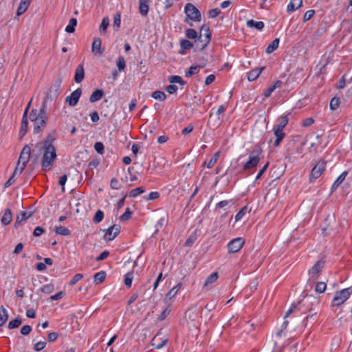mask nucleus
<instances>
[{"label":"nucleus","mask_w":352,"mask_h":352,"mask_svg":"<svg viewBox=\"0 0 352 352\" xmlns=\"http://www.w3.org/2000/svg\"><path fill=\"white\" fill-rule=\"evenodd\" d=\"M38 148V153L36 155H33L32 156V163L37 164L39 155L42 152H43V157L41 159V167L42 170L44 171L50 170L53 166L54 162L56 159V152L55 148H42V147H36Z\"/></svg>","instance_id":"obj_1"},{"label":"nucleus","mask_w":352,"mask_h":352,"mask_svg":"<svg viewBox=\"0 0 352 352\" xmlns=\"http://www.w3.org/2000/svg\"><path fill=\"white\" fill-rule=\"evenodd\" d=\"M312 300L314 298L311 296L303 298L301 301H299L298 304H293L290 309L286 312L285 318L288 317L292 313L301 312L302 314L307 313V311L312 309Z\"/></svg>","instance_id":"obj_2"},{"label":"nucleus","mask_w":352,"mask_h":352,"mask_svg":"<svg viewBox=\"0 0 352 352\" xmlns=\"http://www.w3.org/2000/svg\"><path fill=\"white\" fill-rule=\"evenodd\" d=\"M184 12L186 15L184 21L192 25L189 21L199 22L201 20V14L199 10L191 3H187L184 6Z\"/></svg>","instance_id":"obj_3"},{"label":"nucleus","mask_w":352,"mask_h":352,"mask_svg":"<svg viewBox=\"0 0 352 352\" xmlns=\"http://www.w3.org/2000/svg\"><path fill=\"white\" fill-rule=\"evenodd\" d=\"M212 34L210 30V28L206 25H204L200 30V34L197 36V40H195V42H199L201 45L198 43L197 45V48L200 50H203L205 49L211 40Z\"/></svg>","instance_id":"obj_4"},{"label":"nucleus","mask_w":352,"mask_h":352,"mask_svg":"<svg viewBox=\"0 0 352 352\" xmlns=\"http://www.w3.org/2000/svg\"><path fill=\"white\" fill-rule=\"evenodd\" d=\"M212 34L210 30V28L206 25H204L200 30V34L197 36V40H195V42H199L201 45L198 43L197 45V48L200 50H203L205 49L211 40Z\"/></svg>","instance_id":"obj_5"},{"label":"nucleus","mask_w":352,"mask_h":352,"mask_svg":"<svg viewBox=\"0 0 352 352\" xmlns=\"http://www.w3.org/2000/svg\"><path fill=\"white\" fill-rule=\"evenodd\" d=\"M212 34L210 30V28L206 25H204L200 30V34L197 36V40H195V42H199L201 45L198 43L197 45V48L200 50H203L205 49L211 40Z\"/></svg>","instance_id":"obj_6"},{"label":"nucleus","mask_w":352,"mask_h":352,"mask_svg":"<svg viewBox=\"0 0 352 352\" xmlns=\"http://www.w3.org/2000/svg\"><path fill=\"white\" fill-rule=\"evenodd\" d=\"M351 294L352 287H348L340 291H337L333 298L331 305L333 307H338L342 305L349 298Z\"/></svg>","instance_id":"obj_7"},{"label":"nucleus","mask_w":352,"mask_h":352,"mask_svg":"<svg viewBox=\"0 0 352 352\" xmlns=\"http://www.w3.org/2000/svg\"><path fill=\"white\" fill-rule=\"evenodd\" d=\"M47 120L45 102H43L40 109V117L34 122V133H38L45 127Z\"/></svg>","instance_id":"obj_8"},{"label":"nucleus","mask_w":352,"mask_h":352,"mask_svg":"<svg viewBox=\"0 0 352 352\" xmlns=\"http://www.w3.org/2000/svg\"><path fill=\"white\" fill-rule=\"evenodd\" d=\"M31 148L29 145L26 144L22 149L18 162L16 163V167L19 168V165L21 163V168H20V172H23L25 169L28 162L30 160L31 155Z\"/></svg>","instance_id":"obj_9"},{"label":"nucleus","mask_w":352,"mask_h":352,"mask_svg":"<svg viewBox=\"0 0 352 352\" xmlns=\"http://www.w3.org/2000/svg\"><path fill=\"white\" fill-rule=\"evenodd\" d=\"M326 162L324 160L319 161L311 169L310 173V181L312 182L318 179L325 170Z\"/></svg>","instance_id":"obj_10"},{"label":"nucleus","mask_w":352,"mask_h":352,"mask_svg":"<svg viewBox=\"0 0 352 352\" xmlns=\"http://www.w3.org/2000/svg\"><path fill=\"white\" fill-rule=\"evenodd\" d=\"M261 151H252L249 156V160L244 164L243 170H249L257 166L260 161L259 154Z\"/></svg>","instance_id":"obj_11"},{"label":"nucleus","mask_w":352,"mask_h":352,"mask_svg":"<svg viewBox=\"0 0 352 352\" xmlns=\"http://www.w3.org/2000/svg\"><path fill=\"white\" fill-rule=\"evenodd\" d=\"M245 241L243 238L239 237L232 239L229 242L228 245V252L230 253H236L239 252L243 245H244Z\"/></svg>","instance_id":"obj_12"},{"label":"nucleus","mask_w":352,"mask_h":352,"mask_svg":"<svg viewBox=\"0 0 352 352\" xmlns=\"http://www.w3.org/2000/svg\"><path fill=\"white\" fill-rule=\"evenodd\" d=\"M82 90L80 88H78L75 91H74L70 96H67L65 99V102H67L69 106L74 107L77 104L79 98L81 96Z\"/></svg>","instance_id":"obj_13"},{"label":"nucleus","mask_w":352,"mask_h":352,"mask_svg":"<svg viewBox=\"0 0 352 352\" xmlns=\"http://www.w3.org/2000/svg\"><path fill=\"white\" fill-rule=\"evenodd\" d=\"M325 261L321 258L317 261L309 270V274L313 278H316L324 266Z\"/></svg>","instance_id":"obj_14"},{"label":"nucleus","mask_w":352,"mask_h":352,"mask_svg":"<svg viewBox=\"0 0 352 352\" xmlns=\"http://www.w3.org/2000/svg\"><path fill=\"white\" fill-rule=\"evenodd\" d=\"M54 140L55 137L52 133H49L43 141L36 143V147H50V148H55L54 146L53 145V142Z\"/></svg>","instance_id":"obj_15"},{"label":"nucleus","mask_w":352,"mask_h":352,"mask_svg":"<svg viewBox=\"0 0 352 352\" xmlns=\"http://www.w3.org/2000/svg\"><path fill=\"white\" fill-rule=\"evenodd\" d=\"M101 45L102 40L100 38H95L91 46V50L94 54H102L104 50L101 49Z\"/></svg>","instance_id":"obj_16"},{"label":"nucleus","mask_w":352,"mask_h":352,"mask_svg":"<svg viewBox=\"0 0 352 352\" xmlns=\"http://www.w3.org/2000/svg\"><path fill=\"white\" fill-rule=\"evenodd\" d=\"M85 78L84 67L82 64L78 65L75 71L74 80L76 83H80Z\"/></svg>","instance_id":"obj_17"},{"label":"nucleus","mask_w":352,"mask_h":352,"mask_svg":"<svg viewBox=\"0 0 352 352\" xmlns=\"http://www.w3.org/2000/svg\"><path fill=\"white\" fill-rule=\"evenodd\" d=\"M32 215V213H28L27 212L21 211L19 214H17L16 221L14 222V227L17 228L20 226V224L26 221L28 218H30Z\"/></svg>","instance_id":"obj_18"},{"label":"nucleus","mask_w":352,"mask_h":352,"mask_svg":"<svg viewBox=\"0 0 352 352\" xmlns=\"http://www.w3.org/2000/svg\"><path fill=\"white\" fill-rule=\"evenodd\" d=\"M151 0H140L139 1V12L141 15L146 16L148 14Z\"/></svg>","instance_id":"obj_19"},{"label":"nucleus","mask_w":352,"mask_h":352,"mask_svg":"<svg viewBox=\"0 0 352 352\" xmlns=\"http://www.w3.org/2000/svg\"><path fill=\"white\" fill-rule=\"evenodd\" d=\"M12 220V214L10 208L5 210L4 213L1 219V222L4 226H8Z\"/></svg>","instance_id":"obj_20"},{"label":"nucleus","mask_w":352,"mask_h":352,"mask_svg":"<svg viewBox=\"0 0 352 352\" xmlns=\"http://www.w3.org/2000/svg\"><path fill=\"white\" fill-rule=\"evenodd\" d=\"M265 69V67H261L259 68H255L248 73V79L249 81H253L256 80L261 73V72Z\"/></svg>","instance_id":"obj_21"},{"label":"nucleus","mask_w":352,"mask_h":352,"mask_svg":"<svg viewBox=\"0 0 352 352\" xmlns=\"http://www.w3.org/2000/svg\"><path fill=\"white\" fill-rule=\"evenodd\" d=\"M302 6V0H292L287 6V12H292Z\"/></svg>","instance_id":"obj_22"},{"label":"nucleus","mask_w":352,"mask_h":352,"mask_svg":"<svg viewBox=\"0 0 352 352\" xmlns=\"http://www.w3.org/2000/svg\"><path fill=\"white\" fill-rule=\"evenodd\" d=\"M247 26L250 28H255L258 30H262L265 26L263 21H256L253 19L248 20L246 23Z\"/></svg>","instance_id":"obj_23"},{"label":"nucleus","mask_w":352,"mask_h":352,"mask_svg":"<svg viewBox=\"0 0 352 352\" xmlns=\"http://www.w3.org/2000/svg\"><path fill=\"white\" fill-rule=\"evenodd\" d=\"M103 96H104L103 90L98 89L91 94V95L90 96V98H89V101L91 102H96L100 100L102 98Z\"/></svg>","instance_id":"obj_24"},{"label":"nucleus","mask_w":352,"mask_h":352,"mask_svg":"<svg viewBox=\"0 0 352 352\" xmlns=\"http://www.w3.org/2000/svg\"><path fill=\"white\" fill-rule=\"evenodd\" d=\"M62 83V77L60 76H58V78L56 79L54 85L51 87L50 89L53 90V93L55 96H58L60 94V88Z\"/></svg>","instance_id":"obj_25"},{"label":"nucleus","mask_w":352,"mask_h":352,"mask_svg":"<svg viewBox=\"0 0 352 352\" xmlns=\"http://www.w3.org/2000/svg\"><path fill=\"white\" fill-rule=\"evenodd\" d=\"M21 173L22 172H20V170H19L18 167H16L11 177L5 183L4 187L8 188L9 186H10L15 182V177L19 176L21 174Z\"/></svg>","instance_id":"obj_26"},{"label":"nucleus","mask_w":352,"mask_h":352,"mask_svg":"<svg viewBox=\"0 0 352 352\" xmlns=\"http://www.w3.org/2000/svg\"><path fill=\"white\" fill-rule=\"evenodd\" d=\"M219 275L217 272L212 273L206 280L204 288L208 287L209 285H212L218 279Z\"/></svg>","instance_id":"obj_27"},{"label":"nucleus","mask_w":352,"mask_h":352,"mask_svg":"<svg viewBox=\"0 0 352 352\" xmlns=\"http://www.w3.org/2000/svg\"><path fill=\"white\" fill-rule=\"evenodd\" d=\"M193 47V44L192 42H190L188 40L184 39L181 41L180 42V47L181 50L179 53L181 54H185L184 50H190Z\"/></svg>","instance_id":"obj_28"},{"label":"nucleus","mask_w":352,"mask_h":352,"mask_svg":"<svg viewBox=\"0 0 352 352\" xmlns=\"http://www.w3.org/2000/svg\"><path fill=\"white\" fill-rule=\"evenodd\" d=\"M107 274L104 271H100L95 274L94 276V282L96 285L102 283L106 278Z\"/></svg>","instance_id":"obj_29"},{"label":"nucleus","mask_w":352,"mask_h":352,"mask_svg":"<svg viewBox=\"0 0 352 352\" xmlns=\"http://www.w3.org/2000/svg\"><path fill=\"white\" fill-rule=\"evenodd\" d=\"M8 318L6 309L2 305L0 307V327L3 326Z\"/></svg>","instance_id":"obj_30"},{"label":"nucleus","mask_w":352,"mask_h":352,"mask_svg":"<svg viewBox=\"0 0 352 352\" xmlns=\"http://www.w3.org/2000/svg\"><path fill=\"white\" fill-rule=\"evenodd\" d=\"M280 40L279 38H275L266 48L265 52L270 54L276 50L278 47Z\"/></svg>","instance_id":"obj_31"},{"label":"nucleus","mask_w":352,"mask_h":352,"mask_svg":"<svg viewBox=\"0 0 352 352\" xmlns=\"http://www.w3.org/2000/svg\"><path fill=\"white\" fill-rule=\"evenodd\" d=\"M346 175L347 172L344 171L337 178L331 186L332 191L335 190L340 186V184L344 180Z\"/></svg>","instance_id":"obj_32"},{"label":"nucleus","mask_w":352,"mask_h":352,"mask_svg":"<svg viewBox=\"0 0 352 352\" xmlns=\"http://www.w3.org/2000/svg\"><path fill=\"white\" fill-rule=\"evenodd\" d=\"M77 25V20L75 18H72L69 21L68 25L65 28V31L67 33H73L75 31V27Z\"/></svg>","instance_id":"obj_33"},{"label":"nucleus","mask_w":352,"mask_h":352,"mask_svg":"<svg viewBox=\"0 0 352 352\" xmlns=\"http://www.w3.org/2000/svg\"><path fill=\"white\" fill-rule=\"evenodd\" d=\"M151 97L160 101H164L166 98V95L162 91H155L152 93Z\"/></svg>","instance_id":"obj_34"},{"label":"nucleus","mask_w":352,"mask_h":352,"mask_svg":"<svg viewBox=\"0 0 352 352\" xmlns=\"http://www.w3.org/2000/svg\"><path fill=\"white\" fill-rule=\"evenodd\" d=\"M54 231L57 234L63 236H68L70 234V230L64 226H57L54 228Z\"/></svg>","instance_id":"obj_35"},{"label":"nucleus","mask_w":352,"mask_h":352,"mask_svg":"<svg viewBox=\"0 0 352 352\" xmlns=\"http://www.w3.org/2000/svg\"><path fill=\"white\" fill-rule=\"evenodd\" d=\"M22 323V320L19 317L16 318L14 320H12L8 323V329H12L19 327Z\"/></svg>","instance_id":"obj_36"},{"label":"nucleus","mask_w":352,"mask_h":352,"mask_svg":"<svg viewBox=\"0 0 352 352\" xmlns=\"http://www.w3.org/2000/svg\"><path fill=\"white\" fill-rule=\"evenodd\" d=\"M121 23V14L120 12H117L113 17V28L116 31L118 30Z\"/></svg>","instance_id":"obj_37"},{"label":"nucleus","mask_w":352,"mask_h":352,"mask_svg":"<svg viewBox=\"0 0 352 352\" xmlns=\"http://www.w3.org/2000/svg\"><path fill=\"white\" fill-rule=\"evenodd\" d=\"M28 126V121L25 120V119H22L21 129L19 131V138H22L27 132Z\"/></svg>","instance_id":"obj_38"},{"label":"nucleus","mask_w":352,"mask_h":352,"mask_svg":"<svg viewBox=\"0 0 352 352\" xmlns=\"http://www.w3.org/2000/svg\"><path fill=\"white\" fill-rule=\"evenodd\" d=\"M288 122H289V119L287 118V116H283L280 117V122L274 126L276 128H278L279 130L283 131V129L287 124Z\"/></svg>","instance_id":"obj_39"},{"label":"nucleus","mask_w":352,"mask_h":352,"mask_svg":"<svg viewBox=\"0 0 352 352\" xmlns=\"http://www.w3.org/2000/svg\"><path fill=\"white\" fill-rule=\"evenodd\" d=\"M144 192H145V188L144 187H138V188L131 190L129 192V196L131 197H135L138 195H139Z\"/></svg>","instance_id":"obj_40"},{"label":"nucleus","mask_w":352,"mask_h":352,"mask_svg":"<svg viewBox=\"0 0 352 352\" xmlns=\"http://www.w3.org/2000/svg\"><path fill=\"white\" fill-rule=\"evenodd\" d=\"M109 25V19L107 16H105L102 19V23L100 26V32L101 34L105 33Z\"/></svg>","instance_id":"obj_41"},{"label":"nucleus","mask_w":352,"mask_h":352,"mask_svg":"<svg viewBox=\"0 0 352 352\" xmlns=\"http://www.w3.org/2000/svg\"><path fill=\"white\" fill-rule=\"evenodd\" d=\"M199 69H200L199 67L197 65H192L189 68V70L186 72L185 76L187 78H189V77L192 76V75L197 74L199 72Z\"/></svg>","instance_id":"obj_42"},{"label":"nucleus","mask_w":352,"mask_h":352,"mask_svg":"<svg viewBox=\"0 0 352 352\" xmlns=\"http://www.w3.org/2000/svg\"><path fill=\"white\" fill-rule=\"evenodd\" d=\"M181 283H178L176 286L172 288L166 294V298H168V299H171L172 298H173L178 292L179 289L181 287Z\"/></svg>","instance_id":"obj_43"},{"label":"nucleus","mask_w":352,"mask_h":352,"mask_svg":"<svg viewBox=\"0 0 352 352\" xmlns=\"http://www.w3.org/2000/svg\"><path fill=\"white\" fill-rule=\"evenodd\" d=\"M186 36L189 39H195L197 38V32L192 28H188L185 31Z\"/></svg>","instance_id":"obj_44"},{"label":"nucleus","mask_w":352,"mask_h":352,"mask_svg":"<svg viewBox=\"0 0 352 352\" xmlns=\"http://www.w3.org/2000/svg\"><path fill=\"white\" fill-rule=\"evenodd\" d=\"M220 156V152L218 151L217 153H215L214 154V155L211 157V159L210 160V161L208 162V165H207V167L208 168H211L212 167H213V166L214 165V164L217 162V161L218 160L219 157Z\"/></svg>","instance_id":"obj_45"},{"label":"nucleus","mask_w":352,"mask_h":352,"mask_svg":"<svg viewBox=\"0 0 352 352\" xmlns=\"http://www.w3.org/2000/svg\"><path fill=\"white\" fill-rule=\"evenodd\" d=\"M58 96H55L53 93L52 89H50L49 91L46 94L45 98L43 102H45V109L47 108V102L48 100L52 101L54 98H56Z\"/></svg>","instance_id":"obj_46"},{"label":"nucleus","mask_w":352,"mask_h":352,"mask_svg":"<svg viewBox=\"0 0 352 352\" xmlns=\"http://www.w3.org/2000/svg\"><path fill=\"white\" fill-rule=\"evenodd\" d=\"M327 287V285L324 282H318L315 286V291L319 294L323 293Z\"/></svg>","instance_id":"obj_47"},{"label":"nucleus","mask_w":352,"mask_h":352,"mask_svg":"<svg viewBox=\"0 0 352 352\" xmlns=\"http://www.w3.org/2000/svg\"><path fill=\"white\" fill-rule=\"evenodd\" d=\"M103 217H104V212L102 210H97V212H96V214L94 217L93 221L95 223H98L100 221H102V220L103 219Z\"/></svg>","instance_id":"obj_48"},{"label":"nucleus","mask_w":352,"mask_h":352,"mask_svg":"<svg viewBox=\"0 0 352 352\" xmlns=\"http://www.w3.org/2000/svg\"><path fill=\"white\" fill-rule=\"evenodd\" d=\"M29 6L23 2H20L19 6L18 7L16 14L20 16L23 14L28 8Z\"/></svg>","instance_id":"obj_49"},{"label":"nucleus","mask_w":352,"mask_h":352,"mask_svg":"<svg viewBox=\"0 0 352 352\" xmlns=\"http://www.w3.org/2000/svg\"><path fill=\"white\" fill-rule=\"evenodd\" d=\"M116 65L119 69V71H122L126 67L125 60L124 57L120 56L118 57L117 61H116Z\"/></svg>","instance_id":"obj_50"},{"label":"nucleus","mask_w":352,"mask_h":352,"mask_svg":"<svg viewBox=\"0 0 352 352\" xmlns=\"http://www.w3.org/2000/svg\"><path fill=\"white\" fill-rule=\"evenodd\" d=\"M104 239L106 241H110L114 239L113 230H111V226L105 230Z\"/></svg>","instance_id":"obj_51"},{"label":"nucleus","mask_w":352,"mask_h":352,"mask_svg":"<svg viewBox=\"0 0 352 352\" xmlns=\"http://www.w3.org/2000/svg\"><path fill=\"white\" fill-rule=\"evenodd\" d=\"M168 342V339H164L160 342L156 343V338H154L152 340V345L155 347L157 349H162Z\"/></svg>","instance_id":"obj_52"},{"label":"nucleus","mask_w":352,"mask_h":352,"mask_svg":"<svg viewBox=\"0 0 352 352\" xmlns=\"http://www.w3.org/2000/svg\"><path fill=\"white\" fill-rule=\"evenodd\" d=\"M54 289L53 284H47L40 289V290L47 294H51Z\"/></svg>","instance_id":"obj_53"},{"label":"nucleus","mask_w":352,"mask_h":352,"mask_svg":"<svg viewBox=\"0 0 352 352\" xmlns=\"http://www.w3.org/2000/svg\"><path fill=\"white\" fill-rule=\"evenodd\" d=\"M133 276L132 272H128L124 277V284L127 287H130L132 284Z\"/></svg>","instance_id":"obj_54"},{"label":"nucleus","mask_w":352,"mask_h":352,"mask_svg":"<svg viewBox=\"0 0 352 352\" xmlns=\"http://www.w3.org/2000/svg\"><path fill=\"white\" fill-rule=\"evenodd\" d=\"M340 104V99L339 98L334 97L331 99L330 102V109L331 110H336Z\"/></svg>","instance_id":"obj_55"},{"label":"nucleus","mask_w":352,"mask_h":352,"mask_svg":"<svg viewBox=\"0 0 352 352\" xmlns=\"http://www.w3.org/2000/svg\"><path fill=\"white\" fill-rule=\"evenodd\" d=\"M38 117H40V110L38 111L35 109H33L30 113V120L34 122L36 119L38 118Z\"/></svg>","instance_id":"obj_56"},{"label":"nucleus","mask_w":352,"mask_h":352,"mask_svg":"<svg viewBox=\"0 0 352 352\" xmlns=\"http://www.w3.org/2000/svg\"><path fill=\"white\" fill-rule=\"evenodd\" d=\"M248 207L245 206L243 207L235 216V221H238L241 220L245 214Z\"/></svg>","instance_id":"obj_57"},{"label":"nucleus","mask_w":352,"mask_h":352,"mask_svg":"<svg viewBox=\"0 0 352 352\" xmlns=\"http://www.w3.org/2000/svg\"><path fill=\"white\" fill-rule=\"evenodd\" d=\"M197 240V234L195 232L192 234L186 241V245L188 247L191 246Z\"/></svg>","instance_id":"obj_58"},{"label":"nucleus","mask_w":352,"mask_h":352,"mask_svg":"<svg viewBox=\"0 0 352 352\" xmlns=\"http://www.w3.org/2000/svg\"><path fill=\"white\" fill-rule=\"evenodd\" d=\"M198 64L197 65L199 69L204 68L206 66L208 63V60L205 57H198L197 59Z\"/></svg>","instance_id":"obj_59"},{"label":"nucleus","mask_w":352,"mask_h":352,"mask_svg":"<svg viewBox=\"0 0 352 352\" xmlns=\"http://www.w3.org/2000/svg\"><path fill=\"white\" fill-rule=\"evenodd\" d=\"M94 149L96 151L97 153L100 154H103L104 152V145L100 142H97L95 143Z\"/></svg>","instance_id":"obj_60"},{"label":"nucleus","mask_w":352,"mask_h":352,"mask_svg":"<svg viewBox=\"0 0 352 352\" xmlns=\"http://www.w3.org/2000/svg\"><path fill=\"white\" fill-rule=\"evenodd\" d=\"M46 346V342L44 341H39L36 342L34 346V349L36 351H40L43 350Z\"/></svg>","instance_id":"obj_61"},{"label":"nucleus","mask_w":352,"mask_h":352,"mask_svg":"<svg viewBox=\"0 0 352 352\" xmlns=\"http://www.w3.org/2000/svg\"><path fill=\"white\" fill-rule=\"evenodd\" d=\"M83 278L82 274H76L74 275V276L72 278V279L69 282L70 285H74L77 282H78L80 280H81Z\"/></svg>","instance_id":"obj_62"},{"label":"nucleus","mask_w":352,"mask_h":352,"mask_svg":"<svg viewBox=\"0 0 352 352\" xmlns=\"http://www.w3.org/2000/svg\"><path fill=\"white\" fill-rule=\"evenodd\" d=\"M315 11L314 10H309L307 11L303 16V21L306 22L310 20L314 16Z\"/></svg>","instance_id":"obj_63"},{"label":"nucleus","mask_w":352,"mask_h":352,"mask_svg":"<svg viewBox=\"0 0 352 352\" xmlns=\"http://www.w3.org/2000/svg\"><path fill=\"white\" fill-rule=\"evenodd\" d=\"M221 13V10L218 8L211 9L208 12V16L210 18H215Z\"/></svg>","instance_id":"obj_64"}]
</instances>
